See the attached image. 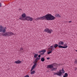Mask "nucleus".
Segmentation results:
<instances>
[{
    "label": "nucleus",
    "instance_id": "nucleus-18",
    "mask_svg": "<svg viewBox=\"0 0 77 77\" xmlns=\"http://www.w3.org/2000/svg\"><path fill=\"white\" fill-rule=\"evenodd\" d=\"M68 76V73H65L64 74V75L63 76V77H67Z\"/></svg>",
    "mask_w": 77,
    "mask_h": 77
},
{
    "label": "nucleus",
    "instance_id": "nucleus-12",
    "mask_svg": "<svg viewBox=\"0 0 77 77\" xmlns=\"http://www.w3.org/2000/svg\"><path fill=\"white\" fill-rule=\"evenodd\" d=\"M60 71L61 74H64L65 73V71L63 69H62V70H60Z\"/></svg>",
    "mask_w": 77,
    "mask_h": 77
},
{
    "label": "nucleus",
    "instance_id": "nucleus-5",
    "mask_svg": "<svg viewBox=\"0 0 77 77\" xmlns=\"http://www.w3.org/2000/svg\"><path fill=\"white\" fill-rule=\"evenodd\" d=\"M44 32H47V33H50V34L51 33L53 32V31L52 30V29H50L48 28H46L44 30Z\"/></svg>",
    "mask_w": 77,
    "mask_h": 77
},
{
    "label": "nucleus",
    "instance_id": "nucleus-17",
    "mask_svg": "<svg viewBox=\"0 0 77 77\" xmlns=\"http://www.w3.org/2000/svg\"><path fill=\"white\" fill-rule=\"evenodd\" d=\"M41 60L42 62H44V61H45V59L44 58V57H43L41 59Z\"/></svg>",
    "mask_w": 77,
    "mask_h": 77
},
{
    "label": "nucleus",
    "instance_id": "nucleus-10",
    "mask_svg": "<svg viewBox=\"0 0 77 77\" xmlns=\"http://www.w3.org/2000/svg\"><path fill=\"white\" fill-rule=\"evenodd\" d=\"M53 68V66L51 64L47 66V68H50V69H51Z\"/></svg>",
    "mask_w": 77,
    "mask_h": 77
},
{
    "label": "nucleus",
    "instance_id": "nucleus-27",
    "mask_svg": "<svg viewBox=\"0 0 77 77\" xmlns=\"http://www.w3.org/2000/svg\"><path fill=\"white\" fill-rule=\"evenodd\" d=\"M35 20H36V21H38V17L35 18Z\"/></svg>",
    "mask_w": 77,
    "mask_h": 77
},
{
    "label": "nucleus",
    "instance_id": "nucleus-14",
    "mask_svg": "<svg viewBox=\"0 0 77 77\" xmlns=\"http://www.w3.org/2000/svg\"><path fill=\"white\" fill-rule=\"evenodd\" d=\"M33 70H32V71H31V72H30V74L31 75L34 74H35V71H33Z\"/></svg>",
    "mask_w": 77,
    "mask_h": 77
},
{
    "label": "nucleus",
    "instance_id": "nucleus-15",
    "mask_svg": "<svg viewBox=\"0 0 77 77\" xmlns=\"http://www.w3.org/2000/svg\"><path fill=\"white\" fill-rule=\"evenodd\" d=\"M55 16L56 17H58V18L61 17V16H60V15H59L58 14H55Z\"/></svg>",
    "mask_w": 77,
    "mask_h": 77
},
{
    "label": "nucleus",
    "instance_id": "nucleus-32",
    "mask_svg": "<svg viewBox=\"0 0 77 77\" xmlns=\"http://www.w3.org/2000/svg\"><path fill=\"white\" fill-rule=\"evenodd\" d=\"M77 68L76 67H75V71L76 70H77Z\"/></svg>",
    "mask_w": 77,
    "mask_h": 77
},
{
    "label": "nucleus",
    "instance_id": "nucleus-20",
    "mask_svg": "<svg viewBox=\"0 0 77 77\" xmlns=\"http://www.w3.org/2000/svg\"><path fill=\"white\" fill-rule=\"evenodd\" d=\"M57 70V68H53L52 69H51L52 71H56V70Z\"/></svg>",
    "mask_w": 77,
    "mask_h": 77
},
{
    "label": "nucleus",
    "instance_id": "nucleus-9",
    "mask_svg": "<svg viewBox=\"0 0 77 77\" xmlns=\"http://www.w3.org/2000/svg\"><path fill=\"white\" fill-rule=\"evenodd\" d=\"M54 75H58L59 76H61L62 74L60 71H59V72H54Z\"/></svg>",
    "mask_w": 77,
    "mask_h": 77
},
{
    "label": "nucleus",
    "instance_id": "nucleus-34",
    "mask_svg": "<svg viewBox=\"0 0 77 77\" xmlns=\"http://www.w3.org/2000/svg\"><path fill=\"white\" fill-rule=\"evenodd\" d=\"M44 54V53L43 54Z\"/></svg>",
    "mask_w": 77,
    "mask_h": 77
},
{
    "label": "nucleus",
    "instance_id": "nucleus-21",
    "mask_svg": "<svg viewBox=\"0 0 77 77\" xmlns=\"http://www.w3.org/2000/svg\"><path fill=\"white\" fill-rule=\"evenodd\" d=\"M64 46H63L64 47H65V48H67V47H68V46H67V44H66L64 45Z\"/></svg>",
    "mask_w": 77,
    "mask_h": 77
},
{
    "label": "nucleus",
    "instance_id": "nucleus-13",
    "mask_svg": "<svg viewBox=\"0 0 77 77\" xmlns=\"http://www.w3.org/2000/svg\"><path fill=\"white\" fill-rule=\"evenodd\" d=\"M59 45H63L64 44V42H63L60 41L58 42Z\"/></svg>",
    "mask_w": 77,
    "mask_h": 77
},
{
    "label": "nucleus",
    "instance_id": "nucleus-24",
    "mask_svg": "<svg viewBox=\"0 0 77 77\" xmlns=\"http://www.w3.org/2000/svg\"><path fill=\"white\" fill-rule=\"evenodd\" d=\"M23 50H24V49L23 48H20V51H23Z\"/></svg>",
    "mask_w": 77,
    "mask_h": 77
},
{
    "label": "nucleus",
    "instance_id": "nucleus-25",
    "mask_svg": "<svg viewBox=\"0 0 77 77\" xmlns=\"http://www.w3.org/2000/svg\"><path fill=\"white\" fill-rule=\"evenodd\" d=\"M42 53H45V52H46V50H42Z\"/></svg>",
    "mask_w": 77,
    "mask_h": 77
},
{
    "label": "nucleus",
    "instance_id": "nucleus-3",
    "mask_svg": "<svg viewBox=\"0 0 77 77\" xmlns=\"http://www.w3.org/2000/svg\"><path fill=\"white\" fill-rule=\"evenodd\" d=\"M38 60H40V58L37 57L35 60L33 62V63L34 64V65L32 66L31 69V71H32L34 68H35L36 67V66H37V62H38Z\"/></svg>",
    "mask_w": 77,
    "mask_h": 77
},
{
    "label": "nucleus",
    "instance_id": "nucleus-30",
    "mask_svg": "<svg viewBox=\"0 0 77 77\" xmlns=\"http://www.w3.org/2000/svg\"><path fill=\"white\" fill-rule=\"evenodd\" d=\"M2 7V4L0 3V7Z\"/></svg>",
    "mask_w": 77,
    "mask_h": 77
},
{
    "label": "nucleus",
    "instance_id": "nucleus-16",
    "mask_svg": "<svg viewBox=\"0 0 77 77\" xmlns=\"http://www.w3.org/2000/svg\"><path fill=\"white\" fill-rule=\"evenodd\" d=\"M58 46V45L57 44H55L54 45V47L55 48V49H56V48H57Z\"/></svg>",
    "mask_w": 77,
    "mask_h": 77
},
{
    "label": "nucleus",
    "instance_id": "nucleus-8",
    "mask_svg": "<svg viewBox=\"0 0 77 77\" xmlns=\"http://www.w3.org/2000/svg\"><path fill=\"white\" fill-rule=\"evenodd\" d=\"M55 48L53 45L50 46V48H48V51H54L55 50Z\"/></svg>",
    "mask_w": 77,
    "mask_h": 77
},
{
    "label": "nucleus",
    "instance_id": "nucleus-31",
    "mask_svg": "<svg viewBox=\"0 0 77 77\" xmlns=\"http://www.w3.org/2000/svg\"><path fill=\"white\" fill-rule=\"evenodd\" d=\"M38 57H41V55H38Z\"/></svg>",
    "mask_w": 77,
    "mask_h": 77
},
{
    "label": "nucleus",
    "instance_id": "nucleus-2",
    "mask_svg": "<svg viewBox=\"0 0 77 77\" xmlns=\"http://www.w3.org/2000/svg\"><path fill=\"white\" fill-rule=\"evenodd\" d=\"M55 19H56V17L51 14L46 15V20H54Z\"/></svg>",
    "mask_w": 77,
    "mask_h": 77
},
{
    "label": "nucleus",
    "instance_id": "nucleus-28",
    "mask_svg": "<svg viewBox=\"0 0 77 77\" xmlns=\"http://www.w3.org/2000/svg\"><path fill=\"white\" fill-rule=\"evenodd\" d=\"M38 53H42V51H39L38 52Z\"/></svg>",
    "mask_w": 77,
    "mask_h": 77
},
{
    "label": "nucleus",
    "instance_id": "nucleus-23",
    "mask_svg": "<svg viewBox=\"0 0 77 77\" xmlns=\"http://www.w3.org/2000/svg\"><path fill=\"white\" fill-rule=\"evenodd\" d=\"M49 52H48V54H50V53H52V51H49Z\"/></svg>",
    "mask_w": 77,
    "mask_h": 77
},
{
    "label": "nucleus",
    "instance_id": "nucleus-11",
    "mask_svg": "<svg viewBox=\"0 0 77 77\" xmlns=\"http://www.w3.org/2000/svg\"><path fill=\"white\" fill-rule=\"evenodd\" d=\"M14 63L17 64H20L21 63V61L20 60H18L17 61H16L14 62Z\"/></svg>",
    "mask_w": 77,
    "mask_h": 77
},
{
    "label": "nucleus",
    "instance_id": "nucleus-1",
    "mask_svg": "<svg viewBox=\"0 0 77 77\" xmlns=\"http://www.w3.org/2000/svg\"><path fill=\"white\" fill-rule=\"evenodd\" d=\"M6 27H4L2 26H0V32L4 33L2 34V36H5L6 37L8 36H11L12 35H14V33L12 32H6Z\"/></svg>",
    "mask_w": 77,
    "mask_h": 77
},
{
    "label": "nucleus",
    "instance_id": "nucleus-19",
    "mask_svg": "<svg viewBox=\"0 0 77 77\" xmlns=\"http://www.w3.org/2000/svg\"><path fill=\"white\" fill-rule=\"evenodd\" d=\"M58 48H65V47H64L63 46H62L61 45H58Z\"/></svg>",
    "mask_w": 77,
    "mask_h": 77
},
{
    "label": "nucleus",
    "instance_id": "nucleus-7",
    "mask_svg": "<svg viewBox=\"0 0 77 77\" xmlns=\"http://www.w3.org/2000/svg\"><path fill=\"white\" fill-rule=\"evenodd\" d=\"M38 20H46V15L42 17H38Z\"/></svg>",
    "mask_w": 77,
    "mask_h": 77
},
{
    "label": "nucleus",
    "instance_id": "nucleus-6",
    "mask_svg": "<svg viewBox=\"0 0 77 77\" xmlns=\"http://www.w3.org/2000/svg\"><path fill=\"white\" fill-rule=\"evenodd\" d=\"M26 20L28 21H32L33 20V18L29 16H26Z\"/></svg>",
    "mask_w": 77,
    "mask_h": 77
},
{
    "label": "nucleus",
    "instance_id": "nucleus-26",
    "mask_svg": "<svg viewBox=\"0 0 77 77\" xmlns=\"http://www.w3.org/2000/svg\"><path fill=\"white\" fill-rule=\"evenodd\" d=\"M24 77H30L29 76V75H27L25 76H24Z\"/></svg>",
    "mask_w": 77,
    "mask_h": 77
},
{
    "label": "nucleus",
    "instance_id": "nucleus-4",
    "mask_svg": "<svg viewBox=\"0 0 77 77\" xmlns=\"http://www.w3.org/2000/svg\"><path fill=\"white\" fill-rule=\"evenodd\" d=\"M20 20H23V21H26V14L25 13L23 14L21 17H20L19 18Z\"/></svg>",
    "mask_w": 77,
    "mask_h": 77
},
{
    "label": "nucleus",
    "instance_id": "nucleus-29",
    "mask_svg": "<svg viewBox=\"0 0 77 77\" xmlns=\"http://www.w3.org/2000/svg\"><path fill=\"white\" fill-rule=\"evenodd\" d=\"M47 59L48 60H49V59H50V57H48V58H47Z\"/></svg>",
    "mask_w": 77,
    "mask_h": 77
},
{
    "label": "nucleus",
    "instance_id": "nucleus-33",
    "mask_svg": "<svg viewBox=\"0 0 77 77\" xmlns=\"http://www.w3.org/2000/svg\"><path fill=\"white\" fill-rule=\"evenodd\" d=\"M71 22H72V21H69V23H71Z\"/></svg>",
    "mask_w": 77,
    "mask_h": 77
},
{
    "label": "nucleus",
    "instance_id": "nucleus-22",
    "mask_svg": "<svg viewBox=\"0 0 77 77\" xmlns=\"http://www.w3.org/2000/svg\"><path fill=\"white\" fill-rule=\"evenodd\" d=\"M38 56V54H35L34 55V57H35V58H36Z\"/></svg>",
    "mask_w": 77,
    "mask_h": 77
}]
</instances>
